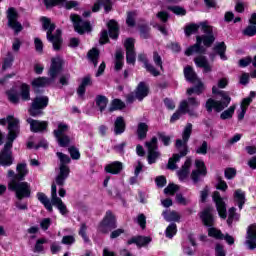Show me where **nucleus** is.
Segmentation results:
<instances>
[{
  "mask_svg": "<svg viewBox=\"0 0 256 256\" xmlns=\"http://www.w3.org/2000/svg\"><path fill=\"white\" fill-rule=\"evenodd\" d=\"M6 94L8 97V101H10V103H13V105H19L21 101V97L19 95V92H17V90L15 89L8 90Z\"/></svg>",
  "mask_w": 256,
  "mask_h": 256,
  "instance_id": "f704fd0d",
  "label": "nucleus"
},
{
  "mask_svg": "<svg viewBox=\"0 0 256 256\" xmlns=\"http://www.w3.org/2000/svg\"><path fill=\"white\" fill-rule=\"evenodd\" d=\"M153 61L156 67H159L161 71H163V59H161V56L159 55V53L157 52L153 53Z\"/></svg>",
  "mask_w": 256,
  "mask_h": 256,
  "instance_id": "680f3d73",
  "label": "nucleus"
},
{
  "mask_svg": "<svg viewBox=\"0 0 256 256\" xmlns=\"http://www.w3.org/2000/svg\"><path fill=\"white\" fill-rule=\"evenodd\" d=\"M184 77L190 83H195V82L199 81L197 74L195 73V71H193V68H191V67H186L184 69Z\"/></svg>",
  "mask_w": 256,
  "mask_h": 256,
  "instance_id": "58836bf2",
  "label": "nucleus"
},
{
  "mask_svg": "<svg viewBox=\"0 0 256 256\" xmlns=\"http://www.w3.org/2000/svg\"><path fill=\"white\" fill-rule=\"evenodd\" d=\"M88 59L93 63L94 67H97L98 59H99V50L97 48H93L88 52Z\"/></svg>",
  "mask_w": 256,
  "mask_h": 256,
  "instance_id": "c03bdc74",
  "label": "nucleus"
},
{
  "mask_svg": "<svg viewBox=\"0 0 256 256\" xmlns=\"http://www.w3.org/2000/svg\"><path fill=\"white\" fill-rule=\"evenodd\" d=\"M212 93L214 95H221L223 101H217L215 99L209 98L205 104L206 111H208V113H212L213 109H215L217 113H220V111H223L225 107H229V104L231 103V97H229L227 93L219 90V87L217 86L212 87Z\"/></svg>",
  "mask_w": 256,
  "mask_h": 256,
  "instance_id": "39448f33",
  "label": "nucleus"
},
{
  "mask_svg": "<svg viewBox=\"0 0 256 256\" xmlns=\"http://www.w3.org/2000/svg\"><path fill=\"white\" fill-rule=\"evenodd\" d=\"M162 215L165 221L168 222L176 221V223H179V221H181V215H179L176 211H164Z\"/></svg>",
  "mask_w": 256,
  "mask_h": 256,
  "instance_id": "e433bc0d",
  "label": "nucleus"
},
{
  "mask_svg": "<svg viewBox=\"0 0 256 256\" xmlns=\"http://www.w3.org/2000/svg\"><path fill=\"white\" fill-rule=\"evenodd\" d=\"M192 84L195 86L187 89V95H193V93L195 95H201V93L205 91V86L203 85V82H201V80H197L195 83Z\"/></svg>",
  "mask_w": 256,
  "mask_h": 256,
  "instance_id": "c756f323",
  "label": "nucleus"
},
{
  "mask_svg": "<svg viewBox=\"0 0 256 256\" xmlns=\"http://www.w3.org/2000/svg\"><path fill=\"white\" fill-rule=\"evenodd\" d=\"M233 219H235L237 221V219H239V216H237V214H235V208L232 207L229 209V216L227 219V223L229 226H231V224L233 223Z\"/></svg>",
  "mask_w": 256,
  "mask_h": 256,
  "instance_id": "e2e57ef3",
  "label": "nucleus"
},
{
  "mask_svg": "<svg viewBox=\"0 0 256 256\" xmlns=\"http://www.w3.org/2000/svg\"><path fill=\"white\" fill-rule=\"evenodd\" d=\"M70 21H72L74 29L79 33V35H83V33H89V31H91V23L81 19V16L77 14H71Z\"/></svg>",
  "mask_w": 256,
  "mask_h": 256,
  "instance_id": "ddd939ff",
  "label": "nucleus"
},
{
  "mask_svg": "<svg viewBox=\"0 0 256 256\" xmlns=\"http://www.w3.org/2000/svg\"><path fill=\"white\" fill-rule=\"evenodd\" d=\"M8 27L13 29L15 33H21L23 31V25L17 21L19 19V13L15 8H9L7 11Z\"/></svg>",
  "mask_w": 256,
  "mask_h": 256,
  "instance_id": "4468645a",
  "label": "nucleus"
},
{
  "mask_svg": "<svg viewBox=\"0 0 256 256\" xmlns=\"http://www.w3.org/2000/svg\"><path fill=\"white\" fill-rule=\"evenodd\" d=\"M65 1L67 0H44V5H46L47 9L55 7L56 5H64L65 9H75V7H79V2L75 0Z\"/></svg>",
  "mask_w": 256,
  "mask_h": 256,
  "instance_id": "6ab92c4d",
  "label": "nucleus"
},
{
  "mask_svg": "<svg viewBox=\"0 0 256 256\" xmlns=\"http://www.w3.org/2000/svg\"><path fill=\"white\" fill-rule=\"evenodd\" d=\"M47 105H49V97L37 96L34 98L29 109L31 117H39L43 115V109H45Z\"/></svg>",
  "mask_w": 256,
  "mask_h": 256,
  "instance_id": "9d476101",
  "label": "nucleus"
},
{
  "mask_svg": "<svg viewBox=\"0 0 256 256\" xmlns=\"http://www.w3.org/2000/svg\"><path fill=\"white\" fill-rule=\"evenodd\" d=\"M69 131V125L65 123H59L58 128L54 130V136L55 137H62L65 136V133Z\"/></svg>",
  "mask_w": 256,
  "mask_h": 256,
  "instance_id": "79ce46f5",
  "label": "nucleus"
},
{
  "mask_svg": "<svg viewBox=\"0 0 256 256\" xmlns=\"http://www.w3.org/2000/svg\"><path fill=\"white\" fill-rule=\"evenodd\" d=\"M195 167L191 173V179L193 183H199L207 175V167H205L203 160H195Z\"/></svg>",
  "mask_w": 256,
  "mask_h": 256,
  "instance_id": "2eb2a0df",
  "label": "nucleus"
},
{
  "mask_svg": "<svg viewBox=\"0 0 256 256\" xmlns=\"http://www.w3.org/2000/svg\"><path fill=\"white\" fill-rule=\"evenodd\" d=\"M234 201L238 203L239 209H243V205H245V193L243 190L238 189L234 192Z\"/></svg>",
  "mask_w": 256,
  "mask_h": 256,
  "instance_id": "c9c22d12",
  "label": "nucleus"
},
{
  "mask_svg": "<svg viewBox=\"0 0 256 256\" xmlns=\"http://www.w3.org/2000/svg\"><path fill=\"white\" fill-rule=\"evenodd\" d=\"M179 191V186L175 184H170L164 189L165 195H175Z\"/></svg>",
  "mask_w": 256,
  "mask_h": 256,
  "instance_id": "13d9d810",
  "label": "nucleus"
},
{
  "mask_svg": "<svg viewBox=\"0 0 256 256\" xmlns=\"http://www.w3.org/2000/svg\"><path fill=\"white\" fill-rule=\"evenodd\" d=\"M108 31L111 39H117L119 37V25L115 20L108 22Z\"/></svg>",
  "mask_w": 256,
  "mask_h": 256,
  "instance_id": "2f4dec72",
  "label": "nucleus"
},
{
  "mask_svg": "<svg viewBox=\"0 0 256 256\" xmlns=\"http://www.w3.org/2000/svg\"><path fill=\"white\" fill-rule=\"evenodd\" d=\"M191 133H193V124L187 123L182 133V140H176V149L180 151V154H174L172 158L168 160L167 167L171 171H175V169H177V163L181 161V157H185V155L189 153L187 143L189 142Z\"/></svg>",
  "mask_w": 256,
  "mask_h": 256,
  "instance_id": "7ed1b4c3",
  "label": "nucleus"
},
{
  "mask_svg": "<svg viewBox=\"0 0 256 256\" xmlns=\"http://www.w3.org/2000/svg\"><path fill=\"white\" fill-rule=\"evenodd\" d=\"M136 222L141 229H145V227H147V217H145V214H139L136 218Z\"/></svg>",
  "mask_w": 256,
  "mask_h": 256,
  "instance_id": "052dcab7",
  "label": "nucleus"
},
{
  "mask_svg": "<svg viewBox=\"0 0 256 256\" xmlns=\"http://www.w3.org/2000/svg\"><path fill=\"white\" fill-rule=\"evenodd\" d=\"M208 235L209 237H214V239H219V240L224 239V241H226L228 245H233L235 243V238H233V236L229 234L223 235L221 230L214 227H211L208 229Z\"/></svg>",
  "mask_w": 256,
  "mask_h": 256,
  "instance_id": "aec40b11",
  "label": "nucleus"
},
{
  "mask_svg": "<svg viewBox=\"0 0 256 256\" xmlns=\"http://www.w3.org/2000/svg\"><path fill=\"white\" fill-rule=\"evenodd\" d=\"M243 34L247 37H253L256 35V26L250 25L244 31Z\"/></svg>",
  "mask_w": 256,
  "mask_h": 256,
  "instance_id": "338daca9",
  "label": "nucleus"
},
{
  "mask_svg": "<svg viewBox=\"0 0 256 256\" xmlns=\"http://www.w3.org/2000/svg\"><path fill=\"white\" fill-rule=\"evenodd\" d=\"M37 199L38 201H40V203H42V205H44L47 211H50V212L53 211V203L51 202V200H49V198L47 197V195H45V193L38 192Z\"/></svg>",
  "mask_w": 256,
  "mask_h": 256,
  "instance_id": "7c9ffc66",
  "label": "nucleus"
},
{
  "mask_svg": "<svg viewBox=\"0 0 256 256\" xmlns=\"http://www.w3.org/2000/svg\"><path fill=\"white\" fill-rule=\"evenodd\" d=\"M246 245L251 251L256 249V224L251 225L247 230Z\"/></svg>",
  "mask_w": 256,
  "mask_h": 256,
  "instance_id": "4be33fe9",
  "label": "nucleus"
},
{
  "mask_svg": "<svg viewBox=\"0 0 256 256\" xmlns=\"http://www.w3.org/2000/svg\"><path fill=\"white\" fill-rule=\"evenodd\" d=\"M13 61V53L8 52L7 57L4 59V64L2 66L3 71H6V69L11 68V65H13Z\"/></svg>",
  "mask_w": 256,
  "mask_h": 256,
  "instance_id": "3c124183",
  "label": "nucleus"
},
{
  "mask_svg": "<svg viewBox=\"0 0 256 256\" xmlns=\"http://www.w3.org/2000/svg\"><path fill=\"white\" fill-rule=\"evenodd\" d=\"M8 124V135L7 139L14 137L17 139L19 133L21 132V126L19 125V119L15 118L13 115H9L6 118L0 119V125L5 126Z\"/></svg>",
  "mask_w": 256,
  "mask_h": 256,
  "instance_id": "1a4fd4ad",
  "label": "nucleus"
},
{
  "mask_svg": "<svg viewBox=\"0 0 256 256\" xmlns=\"http://www.w3.org/2000/svg\"><path fill=\"white\" fill-rule=\"evenodd\" d=\"M151 241V237L147 236H136L132 237L127 241V245H137V247H145V245H149Z\"/></svg>",
  "mask_w": 256,
  "mask_h": 256,
  "instance_id": "393cba45",
  "label": "nucleus"
},
{
  "mask_svg": "<svg viewBox=\"0 0 256 256\" xmlns=\"http://www.w3.org/2000/svg\"><path fill=\"white\" fill-rule=\"evenodd\" d=\"M201 105V101L195 97H188L180 102V111L187 113L190 117H197V109Z\"/></svg>",
  "mask_w": 256,
  "mask_h": 256,
  "instance_id": "9b49d317",
  "label": "nucleus"
},
{
  "mask_svg": "<svg viewBox=\"0 0 256 256\" xmlns=\"http://www.w3.org/2000/svg\"><path fill=\"white\" fill-rule=\"evenodd\" d=\"M189 169H191V158H187L182 168L177 171L180 181H185L189 177Z\"/></svg>",
  "mask_w": 256,
  "mask_h": 256,
  "instance_id": "cd10ccee",
  "label": "nucleus"
},
{
  "mask_svg": "<svg viewBox=\"0 0 256 256\" xmlns=\"http://www.w3.org/2000/svg\"><path fill=\"white\" fill-rule=\"evenodd\" d=\"M207 149H209V144L207 141H202L201 145L196 148V153L198 155H207Z\"/></svg>",
  "mask_w": 256,
  "mask_h": 256,
  "instance_id": "6e6d98bb",
  "label": "nucleus"
},
{
  "mask_svg": "<svg viewBox=\"0 0 256 256\" xmlns=\"http://www.w3.org/2000/svg\"><path fill=\"white\" fill-rule=\"evenodd\" d=\"M147 95H149V86H147L145 82H140L136 88V99H138V101H143Z\"/></svg>",
  "mask_w": 256,
  "mask_h": 256,
  "instance_id": "bb28decb",
  "label": "nucleus"
},
{
  "mask_svg": "<svg viewBox=\"0 0 256 256\" xmlns=\"http://www.w3.org/2000/svg\"><path fill=\"white\" fill-rule=\"evenodd\" d=\"M106 173H111V175H119L123 171V163L119 161H114L105 166Z\"/></svg>",
  "mask_w": 256,
  "mask_h": 256,
  "instance_id": "a878e982",
  "label": "nucleus"
},
{
  "mask_svg": "<svg viewBox=\"0 0 256 256\" xmlns=\"http://www.w3.org/2000/svg\"><path fill=\"white\" fill-rule=\"evenodd\" d=\"M63 69V60L59 57L52 59V64L47 77H39L32 81V87L34 89H39L41 87H47V85H51V83H55V79H57V75L61 73Z\"/></svg>",
  "mask_w": 256,
  "mask_h": 256,
  "instance_id": "20e7f679",
  "label": "nucleus"
},
{
  "mask_svg": "<svg viewBox=\"0 0 256 256\" xmlns=\"http://www.w3.org/2000/svg\"><path fill=\"white\" fill-rule=\"evenodd\" d=\"M51 203L55 207H57L58 211H60L61 215H67L69 210H67V206L63 203V200L57 196V184L53 183L51 186Z\"/></svg>",
  "mask_w": 256,
  "mask_h": 256,
  "instance_id": "dca6fc26",
  "label": "nucleus"
},
{
  "mask_svg": "<svg viewBox=\"0 0 256 256\" xmlns=\"http://www.w3.org/2000/svg\"><path fill=\"white\" fill-rule=\"evenodd\" d=\"M27 122L29 123L30 129L31 131H33V133H39L41 131H45V129H47L49 125L46 121L34 120L32 118H29Z\"/></svg>",
  "mask_w": 256,
  "mask_h": 256,
  "instance_id": "b1692460",
  "label": "nucleus"
},
{
  "mask_svg": "<svg viewBox=\"0 0 256 256\" xmlns=\"http://www.w3.org/2000/svg\"><path fill=\"white\" fill-rule=\"evenodd\" d=\"M20 99L22 101H31V93H30V88L29 85L27 84H22L20 86Z\"/></svg>",
  "mask_w": 256,
  "mask_h": 256,
  "instance_id": "4c0bfd02",
  "label": "nucleus"
},
{
  "mask_svg": "<svg viewBox=\"0 0 256 256\" xmlns=\"http://www.w3.org/2000/svg\"><path fill=\"white\" fill-rule=\"evenodd\" d=\"M16 171L17 175L8 183L9 191H14L19 200L31 197V185L23 182L27 173H29L27 164H18Z\"/></svg>",
  "mask_w": 256,
  "mask_h": 256,
  "instance_id": "f03ea898",
  "label": "nucleus"
},
{
  "mask_svg": "<svg viewBox=\"0 0 256 256\" xmlns=\"http://www.w3.org/2000/svg\"><path fill=\"white\" fill-rule=\"evenodd\" d=\"M61 243L63 245H73L75 243V236L73 235L63 236Z\"/></svg>",
  "mask_w": 256,
  "mask_h": 256,
  "instance_id": "69168bd1",
  "label": "nucleus"
},
{
  "mask_svg": "<svg viewBox=\"0 0 256 256\" xmlns=\"http://www.w3.org/2000/svg\"><path fill=\"white\" fill-rule=\"evenodd\" d=\"M145 147L148 152L158 151L159 146H157V137H152V139L150 141H147L145 143Z\"/></svg>",
  "mask_w": 256,
  "mask_h": 256,
  "instance_id": "de8ad7c7",
  "label": "nucleus"
},
{
  "mask_svg": "<svg viewBox=\"0 0 256 256\" xmlns=\"http://www.w3.org/2000/svg\"><path fill=\"white\" fill-rule=\"evenodd\" d=\"M117 229V220L111 211H107L105 217L98 227L99 233L107 234L109 231Z\"/></svg>",
  "mask_w": 256,
  "mask_h": 256,
  "instance_id": "f8f14e48",
  "label": "nucleus"
},
{
  "mask_svg": "<svg viewBox=\"0 0 256 256\" xmlns=\"http://www.w3.org/2000/svg\"><path fill=\"white\" fill-rule=\"evenodd\" d=\"M159 157H161V153H159L158 150L148 152L147 159H148L149 165H153V163H157V159Z\"/></svg>",
  "mask_w": 256,
  "mask_h": 256,
  "instance_id": "8fccbe9b",
  "label": "nucleus"
},
{
  "mask_svg": "<svg viewBox=\"0 0 256 256\" xmlns=\"http://www.w3.org/2000/svg\"><path fill=\"white\" fill-rule=\"evenodd\" d=\"M126 49V61L129 65H135L137 54L135 53V40L132 38L126 39L124 43Z\"/></svg>",
  "mask_w": 256,
  "mask_h": 256,
  "instance_id": "f3484780",
  "label": "nucleus"
},
{
  "mask_svg": "<svg viewBox=\"0 0 256 256\" xmlns=\"http://www.w3.org/2000/svg\"><path fill=\"white\" fill-rule=\"evenodd\" d=\"M15 139L13 136H10L4 148L0 151V165L2 167H11L13 165V151L11 149H13V141Z\"/></svg>",
  "mask_w": 256,
  "mask_h": 256,
  "instance_id": "6e6552de",
  "label": "nucleus"
},
{
  "mask_svg": "<svg viewBox=\"0 0 256 256\" xmlns=\"http://www.w3.org/2000/svg\"><path fill=\"white\" fill-rule=\"evenodd\" d=\"M69 153H70V157H72V159L78 160L81 158V154L79 153V149L75 148V146H72L68 149Z\"/></svg>",
  "mask_w": 256,
  "mask_h": 256,
  "instance_id": "0e129e2a",
  "label": "nucleus"
},
{
  "mask_svg": "<svg viewBox=\"0 0 256 256\" xmlns=\"http://www.w3.org/2000/svg\"><path fill=\"white\" fill-rule=\"evenodd\" d=\"M79 235H81L82 239L85 243H89V236H87V224L82 223L79 230Z\"/></svg>",
  "mask_w": 256,
  "mask_h": 256,
  "instance_id": "4d7b16f0",
  "label": "nucleus"
},
{
  "mask_svg": "<svg viewBox=\"0 0 256 256\" xmlns=\"http://www.w3.org/2000/svg\"><path fill=\"white\" fill-rule=\"evenodd\" d=\"M47 239L45 238H41V239H38L36 241V244H35V247H34V253H42L43 251V245H45V243H47Z\"/></svg>",
  "mask_w": 256,
  "mask_h": 256,
  "instance_id": "864d4df0",
  "label": "nucleus"
},
{
  "mask_svg": "<svg viewBox=\"0 0 256 256\" xmlns=\"http://www.w3.org/2000/svg\"><path fill=\"white\" fill-rule=\"evenodd\" d=\"M176 202L178 203V205H184V207L191 203V201L185 198L181 193L176 194Z\"/></svg>",
  "mask_w": 256,
  "mask_h": 256,
  "instance_id": "bf43d9fd",
  "label": "nucleus"
},
{
  "mask_svg": "<svg viewBox=\"0 0 256 256\" xmlns=\"http://www.w3.org/2000/svg\"><path fill=\"white\" fill-rule=\"evenodd\" d=\"M194 63L197 65V67H201L204 69V73H211V65H209V61H207V58L205 56H198L194 59Z\"/></svg>",
  "mask_w": 256,
  "mask_h": 256,
  "instance_id": "c85d7f7f",
  "label": "nucleus"
},
{
  "mask_svg": "<svg viewBox=\"0 0 256 256\" xmlns=\"http://www.w3.org/2000/svg\"><path fill=\"white\" fill-rule=\"evenodd\" d=\"M56 139L60 147H68L69 143H71V138L67 135L56 137Z\"/></svg>",
  "mask_w": 256,
  "mask_h": 256,
  "instance_id": "5fc2aeb1",
  "label": "nucleus"
},
{
  "mask_svg": "<svg viewBox=\"0 0 256 256\" xmlns=\"http://www.w3.org/2000/svg\"><path fill=\"white\" fill-rule=\"evenodd\" d=\"M135 12H129L127 19H126V23L128 25V27H135Z\"/></svg>",
  "mask_w": 256,
  "mask_h": 256,
  "instance_id": "774afa93",
  "label": "nucleus"
},
{
  "mask_svg": "<svg viewBox=\"0 0 256 256\" xmlns=\"http://www.w3.org/2000/svg\"><path fill=\"white\" fill-rule=\"evenodd\" d=\"M235 109H236V106L233 105V106H230L227 110H225L221 115H220V118L221 119H231V117H233V113H235Z\"/></svg>",
  "mask_w": 256,
  "mask_h": 256,
  "instance_id": "603ef678",
  "label": "nucleus"
},
{
  "mask_svg": "<svg viewBox=\"0 0 256 256\" xmlns=\"http://www.w3.org/2000/svg\"><path fill=\"white\" fill-rule=\"evenodd\" d=\"M199 29L204 33L202 36H196V43L190 46L186 51L185 55L188 57L193 53H205V49L201 47V43L205 47H211L215 43V36L213 35V27L209 26L207 22H200L198 24L192 23L186 26L185 35L189 37L199 32Z\"/></svg>",
  "mask_w": 256,
  "mask_h": 256,
  "instance_id": "f257e3e1",
  "label": "nucleus"
},
{
  "mask_svg": "<svg viewBox=\"0 0 256 256\" xmlns=\"http://www.w3.org/2000/svg\"><path fill=\"white\" fill-rule=\"evenodd\" d=\"M41 22L44 31H47V40L52 43L54 51H59V49H61V43H63V40L61 39V31L58 29L55 34H53L55 31V24L51 23V19L47 17H42Z\"/></svg>",
  "mask_w": 256,
  "mask_h": 256,
  "instance_id": "423d86ee",
  "label": "nucleus"
},
{
  "mask_svg": "<svg viewBox=\"0 0 256 256\" xmlns=\"http://www.w3.org/2000/svg\"><path fill=\"white\" fill-rule=\"evenodd\" d=\"M107 103H109V100L105 96H97L96 97V105L99 107V110L101 113H103L104 109L107 108Z\"/></svg>",
  "mask_w": 256,
  "mask_h": 256,
  "instance_id": "a18cd8bd",
  "label": "nucleus"
},
{
  "mask_svg": "<svg viewBox=\"0 0 256 256\" xmlns=\"http://www.w3.org/2000/svg\"><path fill=\"white\" fill-rule=\"evenodd\" d=\"M200 219L206 227H213L215 224V217H213V207H206L201 213H200Z\"/></svg>",
  "mask_w": 256,
  "mask_h": 256,
  "instance_id": "412c9836",
  "label": "nucleus"
},
{
  "mask_svg": "<svg viewBox=\"0 0 256 256\" xmlns=\"http://www.w3.org/2000/svg\"><path fill=\"white\" fill-rule=\"evenodd\" d=\"M138 61L144 64L146 71H148V73H151L153 77H159V75H161L157 68L153 64L149 63V60H147V56L145 54H139Z\"/></svg>",
  "mask_w": 256,
  "mask_h": 256,
  "instance_id": "5701e85b",
  "label": "nucleus"
},
{
  "mask_svg": "<svg viewBox=\"0 0 256 256\" xmlns=\"http://www.w3.org/2000/svg\"><path fill=\"white\" fill-rule=\"evenodd\" d=\"M227 50V46L225 45V42H220L216 44L214 47V51L218 53L222 61H227V56L225 55V51Z\"/></svg>",
  "mask_w": 256,
  "mask_h": 256,
  "instance_id": "a19ab883",
  "label": "nucleus"
},
{
  "mask_svg": "<svg viewBox=\"0 0 256 256\" xmlns=\"http://www.w3.org/2000/svg\"><path fill=\"white\" fill-rule=\"evenodd\" d=\"M123 50H117L115 54V71H121L123 69Z\"/></svg>",
  "mask_w": 256,
  "mask_h": 256,
  "instance_id": "ea45409f",
  "label": "nucleus"
},
{
  "mask_svg": "<svg viewBox=\"0 0 256 256\" xmlns=\"http://www.w3.org/2000/svg\"><path fill=\"white\" fill-rule=\"evenodd\" d=\"M165 235L168 239H173L177 235V224L171 223L165 230Z\"/></svg>",
  "mask_w": 256,
  "mask_h": 256,
  "instance_id": "49530a36",
  "label": "nucleus"
},
{
  "mask_svg": "<svg viewBox=\"0 0 256 256\" xmlns=\"http://www.w3.org/2000/svg\"><path fill=\"white\" fill-rule=\"evenodd\" d=\"M60 165H59V172L56 176V185L59 187H63L65 185V181H67V178L69 177V173H71V170L69 169V163H71V158L67 154H63L62 152L56 153Z\"/></svg>",
  "mask_w": 256,
  "mask_h": 256,
  "instance_id": "0eeeda50",
  "label": "nucleus"
},
{
  "mask_svg": "<svg viewBox=\"0 0 256 256\" xmlns=\"http://www.w3.org/2000/svg\"><path fill=\"white\" fill-rule=\"evenodd\" d=\"M169 11H172L174 15H180L181 17L187 15V10L181 6H170L168 7Z\"/></svg>",
  "mask_w": 256,
  "mask_h": 256,
  "instance_id": "09e8293b",
  "label": "nucleus"
},
{
  "mask_svg": "<svg viewBox=\"0 0 256 256\" xmlns=\"http://www.w3.org/2000/svg\"><path fill=\"white\" fill-rule=\"evenodd\" d=\"M148 131H149V125H147V123L145 122L138 123V126H137L138 139H140L141 141H143V139H147Z\"/></svg>",
  "mask_w": 256,
  "mask_h": 256,
  "instance_id": "72a5a7b5",
  "label": "nucleus"
},
{
  "mask_svg": "<svg viewBox=\"0 0 256 256\" xmlns=\"http://www.w3.org/2000/svg\"><path fill=\"white\" fill-rule=\"evenodd\" d=\"M114 133L115 135H121L125 133V120L123 117H117L114 122Z\"/></svg>",
  "mask_w": 256,
  "mask_h": 256,
  "instance_id": "473e14b6",
  "label": "nucleus"
},
{
  "mask_svg": "<svg viewBox=\"0 0 256 256\" xmlns=\"http://www.w3.org/2000/svg\"><path fill=\"white\" fill-rule=\"evenodd\" d=\"M124 107L125 103L123 101H121L120 99H114L109 108V112L113 113V111H119L121 109H124Z\"/></svg>",
  "mask_w": 256,
  "mask_h": 256,
  "instance_id": "37998d69",
  "label": "nucleus"
},
{
  "mask_svg": "<svg viewBox=\"0 0 256 256\" xmlns=\"http://www.w3.org/2000/svg\"><path fill=\"white\" fill-rule=\"evenodd\" d=\"M213 201L216 204V209L220 217L222 219H227V206L225 205V202L218 191L213 193Z\"/></svg>",
  "mask_w": 256,
  "mask_h": 256,
  "instance_id": "a211bd4d",
  "label": "nucleus"
}]
</instances>
